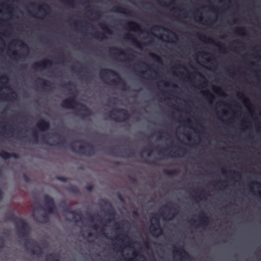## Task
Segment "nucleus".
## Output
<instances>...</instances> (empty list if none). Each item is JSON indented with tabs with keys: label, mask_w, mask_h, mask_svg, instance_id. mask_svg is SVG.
Instances as JSON below:
<instances>
[{
	"label": "nucleus",
	"mask_w": 261,
	"mask_h": 261,
	"mask_svg": "<svg viewBox=\"0 0 261 261\" xmlns=\"http://www.w3.org/2000/svg\"><path fill=\"white\" fill-rule=\"evenodd\" d=\"M227 38V35H222L221 37H220V38L221 39H225L226 38Z\"/></svg>",
	"instance_id": "2f4dec72"
},
{
	"label": "nucleus",
	"mask_w": 261,
	"mask_h": 261,
	"mask_svg": "<svg viewBox=\"0 0 261 261\" xmlns=\"http://www.w3.org/2000/svg\"><path fill=\"white\" fill-rule=\"evenodd\" d=\"M101 232H102L103 235H105V237H107V234L104 232V229H102Z\"/></svg>",
	"instance_id": "a19ab883"
},
{
	"label": "nucleus",
	"mask_w": 261,
	"mask_h": 261,
	"mask_svg": "<svg viewBox=\"0 0 261 261\" xmlns=\"http://www.w3.org/2000/svg\"><path fill=\"white\" fill-rule=\"evenodd\" d=\"M34 5H35V4H34V3H32V6H34Z\"/></svg>",
	"instance_id": "680f3d73"
},
{
	"label": "nucleus",
	"mask_w": 261,
	"mask_h": 261,
	"mask_svg": "<svg viewBox=\"0 0 261 261\" xmlns=\"http://www.w3.org/2000/svg\"><path fill=\"white\" fill-rule=\"evenodd\" d=\"M92 236V233L91 232H89V233H88V236H89V237H91Z\"/></svg>",
	"instance_id": "8fccbe9b"
},
{
	"label": "nucleus",
	"mask_w": 261,
	"mask_h": 261,
	"mask_svg": "<svg viewBox=\"0 0 261 261\" xmlns=\"http://www.w3.org/2000/svg\"><path fill=\"white\" fill-rule=\"evenodd\" d=\"M154 73H155V76H156V77H157V76H158V73H157V72H156V71H154Z\"/></svg>",
	"instance_id": "6e6d98bb"
},
{
	"label": "nucleus",
	"mask_w": 261,
	"mask_h": 261,
	"mask_svg": "<svg viewBox=\"0 0 261 261\" xmlns=\"http://www.w3.org/2000/svg\"><path fill=\"white\" fill-rule=\"evenodd\" d=\"M175 37H176V38H177V36L176 35H175Z\"/></svg>",
	"instance_id": "338daca9"
},
{
	"label": "nucleus",
	"mask_w": 261,
	"mask_h": 261,
	"mask_svg": "<svg viewBox=\"0 0 261 261\" xmlns=\"http://www.w3.org/2000/svg\"><path fill=\"white\" fill-rule=\"evenodd\" d=\"M253 186L256 187L257 188H261V183L257 181H252L249 184V188L250 191L252 193L254 192ZM257 196L261 199V190H258L257 193Z\"/></svg>",
	"instance_id": "1a4fd4ad"
},
{
	"label": "nucleus",
	"mask_w": 261,
	"mask_h": 261,
	"mask_svg": "<svg viewBox=\"0 0 261 261\" xmlns=\"http://www.w3.org/2000/svg\"><path fill=\"white\" fill-rule=\"evenodd\" d=\"M178 68H182V69H185V68L183 66H182V65H180V64H179V65H178Z\"/></svg>",
	"instance_id": "58836bf2"
},
{
	"label": "nucleus",
	"mask_w": 261,
	"mask_h": 261,
	"mask_svg": "<svg viewBox=\"0 0 261 261\" xmlns=\"http://www.w3.org/2000/svg\"><path fill=\"white\" fill-rule=\"evenodd\" d=\"M154 28L155 29H158V28H160V27L159 25H156L154 26Z\"/></svg>",
	"instance_id": "49530a36"
},
{
	"label": "nucleus",
	"mask_w": 261,
	"mask_h": 261,
	"mask_svg": "<svg viewBox=\"0 0 261 261\" xmlns=\"http://www.w3.org/2000/svg\"><path fill=\"white\" fill-rule=\"evenodd\" d=\"M237 96L240 99L243 100V102L244 105L245 106L246 108L249 112H251V103L250 102L249 99L245 98L244 94L240 92H237Z\"/></svg>",
	"instance_id": "6e6552de"
},
{
	"label": "nucleus",
	"mask_w": 261,
	"mask_h": 261,
	"mask_svg": "<svg viewBox=\"0 0 261 261\" xmlns=\"http://www.w3.org/2000/svg\"><path fill=\"white\" fill-rule=\"evenodd\" d=\"M149 231L151 235L155 237L162 235L163 233V229L161 227L159 221L155 223H151L150 224L149 226Z\"/></svg>",
	"instance_id": "7ed1b4c3"
},
{
	"label": "nucleus",
	"mask_w": 261,
	"mask_h": 261,
	"mask_svg": "<svg viewBox=\"0 0 261 261\" xmlns=\"http://www.w3.org/2000/svg\"><path fill=\"white\" fill-rule=\"evenodd\" d=\"M202 18L201 16L200 17V18H199V22H201V21H202Z\"/></svg>",
	"instance_id": "3c124183"
},
{
	"label": "nucleus",
	"mask_w": 261,
	"mask_h": 261,
	"mask_svg": "<svg viewBox=\"0 0 261 261\" xmlns=\"http://www.w3.org/2000/svg\"><path fill=\"white\" fill-rule=\"evenodd\" d=\"M201 92H202V94H204V93H205V92H204V91H201Z\"/></svg>",
	"instance_id": "bf43d9fd"
},
{
	"label": "nucleus",
	"mask_w": 261,
	"mask_h": 261,
	"mask_svg": "<svg viewBox=\"0 0 261 261\" xmlns=\"http://www.w3.org/2000/svg\"><path fill=\"white\" fill-rule=\"evenodd\" d=\"M107 214H109V215H115L116 214H117V213H106Z\"/></svg>",
	"instance_id": "c03bdc74"
},
{
	"label": "nucleus",
	"mask_w": 261,
	"mask_h": 261,
	"mask_svg": "<svg viewBox=\"0 0 261 261\" xmlns=\"http://www.w3.org/2000/svg\"><path fill=\"white\" fill-rule=\"evenodd\" d=\"M220 91H221V89H219L218 90L215 91V93H217V94H218L219 92Z\"/></svg>",
	"instance_id": "de8ad7c7"
},
{
	"label": "nucleus",
	"mask_w": 261,
	"mask_h": 261,
	"mask_svg": "<svg viewBox=\"0 0 261 261\" xmlns=\"http://www.w3.org/2000/svg\"><path fill=\"white\" fill-rule=\"evenodd\" d=\"M126 26L127 27V29L129 31L136 33H139L140 34H142L143 33V31L141 27L134 21L128 22L126 24Z\"/></svg>",
	"instance_id": "423d86ee"
},
{
	"label": "nucleus",
	"mask_w": 261,
	"mask_h": 261,
	"mask_svg": "<svg viewBox=\"0 0 261 261\" xmlns=\"http://www.w3.org/2000/svg\"><path fill=\"white\" fill-rule=\"evenodd\" d=\"M234 173H237L240 177L241 176V175L239 173H238L237 171H234Z\"/></svg>",
	"instance_id": "603ef678"
},
{
	"label": "nucleus",
	"mask_w": 261,
	"mask_h": 261,
	"mask_svg": "<svg viewBox=\"0 0 261 261\" xmlns=\"http://www.w3.org/2000/svg\"><path fill=\"white\" fill-rule=\"evenodd\" d=\"M14 224L18 237L25 241L24 243L25 248L32 254L38 257L41 256L43 254L41 247L35 240L28 239L31 231V228L28 223L23 219L16 218L14 221Z\"/></svg>",
	"instance_id": "f257e3e1"
},
{
	"label": "nucleus",
	"mask_w": 261,
	"mask_h": 261,
	"mask_svg": "<svg viewBox=\"0 0 261 261\" xmlns=\"http://www.w3.org/2000/svg\"><path fill=\"white\" fill-rule=\"evenodd\" d=\"M164 84L166 87H168L169 86L168 83L167 82H164Z\"/></svg>",
	"instance_id": "c9c22d12"
},
{
	"label": "nucleus",
	"mask_w": 261,
	"mask_h": 261,
	"mask_svg": "<svg viewBox=\"0 0 261 261\" xmlns=\"http://www.w3.org/2000/svg\"><path fill=\"white\" fill-rule=\"evenodd\" d=\"M4 246V240L0 237V248H3Z\"/></svg>",
	"instance_id": "393cba45"
},
{
	"label": "nucleus",
	"mask_w": 261,
	"mask_h": 261,
	"mask_svg": "<svg viewBox=\"0 0 261 261\" xmlns=\"http://www.w3.org/2000/svg\"><path fill=\"white\" fill-rule=\"evenodd\" d=\"M3 130H5L6 129V126H4V127H3Z\"/></svg>",
	"instance_id": "5fc2aeb1"
},
{
	"label": "nucleus",
	"mask_w": 261,
	"mask_h": 261,
	"mask_svg": "<svg viewBox=\"0 0 261 261\" xmlns=\"http://www.w3.org/2000/svg\"><path fill=\"white\" fill-rule=\"evenodd\" d=\"M203 192V191L202 190H199L197 191H195V197L196 199H197L198 200H201L202 199V194Z\"/></svg>",
	"instance_id": "f3484780"
},
{
	"label": "nucleus",
	"mask_w": 261,
	"mask_h": 261,
	"mask_svg": "<svg viewBox=\"0 0 261 261\" xmlns=\"http://www.w3.org/2000/svg\"><path fill=\"white\" fill-rule=\"evenodd\" d=\"M38 10L39 11H45V10L44 9V5H40V6H39L38 7Z\"/></svg>",
	"instance_id": "a878e982"
},
{
	"label": "nucleus",
	"mask_w": 261,
	"mask_h": 261,
	"mask_svg": "<svg viewBox=\"0 0 261 261\" xmlns=\"http://www.w3.org/2000/svg\"><path fill=\"white\" fill-rule=\"evenodd\" d=\"M126 61L127 62H129L130 61H131V59L129 57H127L126 58Z\"/></svg>",
	"instance_id": "37998d69"
},
{
	"label": "nucleus",
	"mask_w": 261,
	"mask_h": 261,
	"mask_svg": "<svg viewBox=\"0 0 261 261\" xmlns=\"http://www.w3.org/2000/svg\"><path fill=\"white\" fill-rule=\"evenodd\" d=\"M112 50L116 51L117 52V55L119 56H126V53L123 51V50L118 48V47H112L111 48Z\"/></svg>",
	"instance_id": "a211bd4d"
},
{
	"label": "nucleus",
	"mask_w": 261,
	"mask_h": 261,
	"mask_svg": "<svg viewBox=\"0 0 261 261\" xmlns=\"http://www.w3.org/2000/svg\"><path fill=\"white\" fill-rule=\"evenodd\" d=\"M60 179L62 181H65L66 180H65V178L64 177H61L60 178Z\"/></svg>",
	"instance_id": "79ce46f5"
},
{
	"label": "nucleus",
	"mask_w": 261,
	"mask_h": 261,
	"mask_svg": "<svg viewBox=\"0 0 261 261\" xmlns=\"http://www.w3.org/2000/svg\"><path fill=\"white\" fill-rule=\"evenodd\" d=\"M9 14L10 15H12V11H10L9 12Z\"/></svg>",
	"instance_id": "864d4df0"
},
{
	"label": "nucleus",
	"mask_w": 261,
	"mask_h": 261,
	"mask_svg": "<svg viewBox=\"0 0 261 261\" xmlns=\"http://www.w3.org/2000/svg\"><path fill=\"white\" fill-rule=\"evenodd\" d=\"M133 214H135V215H138V214H139V213H133Z\"/></svg>",
	"instance_id": "052dcab7"
},
{
	"label": "nucleus",
	"mask_w": 261,
	"mask_h": 261,
	"mask_svg": "<svg viewBox=\"0 0 261 261\" xmlns=\"http://www.w3.org/2000/svg\"><path fill=\"white\" fill-rule=\"evenodd\" d=\"M152 214H166V213H151ZM168 214H170V213H168ZM173 214H175V215H176V214H178L179 213H172Z\"/></svg>",
	"instance_id": "473e14b6"
},
{
	"label": "nucleus",
	"mask_w": 261,
	"mask_h": 261,
	"mask_svg": "<svg viewBox=\"0 0 261 261\" xmlns=\"http://www.w3.org/2000/svg\"><path fill=\"white\" fill-rule=\"evenodd\" d=\"M37 127L41 131L45 132L49 128L50 125L48 122L42 119L38 123Z\"/></svg>",
	"instance_id": "9d476101"
},
{
	"label": "nucleus",
	"mask_w": 261,
	"mask_h": 261,
	"mask_svg": "<svg viewBox=\"0 0 261 261\" xmlns=\"http://www.w3.org/2000/svg\"><path fill=\"white\" fill-rule=\"evenodd\" d=\"M9 79L7 75L0 76V83L7 84L9 83Z\"/></svg>",
	"instance_id": "6ab92c4d"
},
{
	"label": "nucleus",
	"mask_w": 261,
	"mask_h": 261,
	"mask_svg": "<svg viewBox=\"0 0 261 261\" xmlns=\"http://www.w3.org/2000/svg\"><path fill=\"white\" fill-rule=\"evenodd\" d=\"M188 121L189 122H190V119H188Z\"/></svg>",
	"instance_id": "774afa93"
},
{
	"label": "nucleus",
	"mask_w": 261,
	"mask_h": 261,
	"mask_svg": "<svg viewBox=\"0 0 261 261\" xmlns=\"http://www.w3.org/2000/svg\"><path fill=\"white\" fill-rule=\"evenodd\" d=\"M145 245H146V247H148L149 246L148 242H145Z\"/></svg>",
	"instance_id": "09e8293b"
},
{
	"label": "nucleus",
	"mask_w": 261,
	"mask_h": 261,
	"mask_svg": "<svg viewBox=\"0 0 261 261\" xmlns=\"http://www.w3.org/2000/svg\"><path fill=\"white\" fill-rule=\"evenodd\" d=\"M173 253H176L181 256V261H190V255L182 247L179 248L178 250H174Z\"/></svg>",
	"instance_id": "39448f33"
},
{
	"label": "nucleus",
	"mask_w": 261,
	"mask_h": 261,
	"mask_svg": "<svg viewBox=\"0 0 261 261\" xmlns=\"http://www.w3.org/2000/svg\"><path fill=\"white\" fill-rule=\"evenodd\" d=\"M44 205L43 206L37 203L36 211H44V212H55V204L52 197L46 195L44 197Z\"/></svg>",
	"instance_id": "f03ea898"
},
{
	"label": "nucleus",
	"mask_w": 261,
	"mask_h": 261,
	"mask_svg": "<svg viewBox=\"0 0 261 261\" xmlns=\"http://www.w3.org/2000/svg\"><path fill=\"white\" fill-rule=\"evenodd\" d=\"M113 11L115 13L122 14L126 16L130 15V12L129 11L125 10L121 7L118 6H116L113 7Z\"/></svg>",
	"instance_id": "9b49d317"
},
{
	"label": "nucleus",
	"mask_w": 261,
	"mask_h": 261,
	"mask_svg": "<svg viewBox=\"0 0 261 261\" xmlns=\"http://www.w3.org/2000/svg\"><path fill=\"white\" fill-rule=\"evenodd\" d=\"M208 224V219L207 217H204L203 218H200V226L205 227L207 226Z\"/></svg>",
	"instance_id": "dca6fc26"
},
{
	"label": "nucleus",
	"mask_w": 261,
	"mask_h": 261,
	"mask_svg": "<svg viewBox=\"0 0 261 261\" xmlns=\"http://www.w3.org/2000/svg\"><path fill=\"white\" fill-rule=\"evenodd\" d=\"M199 54H202V55H204V56L207 55V53L206 51H200V52H199Z\"/></svg>",
	"instance_id": "7c9ffc66"
},
{
	"label": "nucleus",
	"mask_w": 261,
	"mask_h": 261,
	"mask_svg": "<svg viewBox=\"0 0 261 261\" xmlns=\"http://www.w3.org/2000/svg\"><path fill=\"white\" fill-rule=\"evenodd\" d=\"M198 74L199 75V76L202 79H205L204 78V76L202 74H201L200 73H198Z\"/></svg>",
	"instance_id": "f704fd0d"
},
{
	"label": "nucleus",
	"mask_w": 261,
	"mask_h": 261,
	"mask_svg": "<svg viewBox=\"0 0 261 261\" xmlns=\"http://www.w3.org/2000/svg\"><path fill=\"white\" fill-rule=\"evenodd\" d=\"M124 40L126 41H130L131 42L133 45H136V46L139 48H141V47L140 45V44L138 42L137 40L135 39L131 34L129 33L127 34L125 36L124 38Z\"/></svg>",
	"instance_id": "ddd939ff"
},
{
	"label": "nucleus",
	"mask_w": 261,
	"mask_h": 261,
	"mask_svg": "<svg viewBox=\"0 0 261 261\" xmlns=\"http://www.w3.org/2000/svg\"><path fill=\"white\" fill-rule=\"evenodd\" d=\"M134 255L135 256H139L140 258H144V257L143 255H141V254H137V253H136V252H134Z\"/></svg>",
	"instance_id": "c85d7f7f"
},
{
	"label": "nucleus",
	"mask_w": 261,
	"mask_h": 261,
	"mask_svg": "<svg viewBox=\"0 0 261 261\" xmlns=\"http://www.w3.org/2000/svg\"><path fill=\"white\" fill-rule=\"evenodd\" d=\"M20 47L22 48H28V46L23 43H21V44L20 45Z\"/></svg>",
	"instance_id": "bb28decb"
},
{
	"label": "nucleus",
	"mask_w": 261,
	"mask_h": 261,
	"mask_svg": "<svg viewBox=\"0 0 261 261\" xmlns=\"http://www.w3.org/2000/svg\"><path fill=\"white\" fill-rule=\"evenodd\" d=\"M82 151H83L82 149V148H80V152H82Z\"/></svg>",
	"instance_id": "13d9d810"
},
{
	"label": "nucleus",
	"mask_w": 261,
	"mask_h": 261,
	"mask_svg": "<svg viewBox=\"0 0 261 261\" xmlns=\"http://www.w3.org/2000/svg\"><path fill=\"white\" fill-rule=\"evenodd\" d=\"M0 156L3 159H8L11 157V154L6 151H3L0 153Z\"/></svg>",
	"instance_id": "412c9836"
},
{
	"label": "nucleus",
	"mask_w": 261,
	"mask_h": 261,
	"mask_svg": "<svg viewBox=\"0 0 261 261\" xmlns=\"http://www.w3.org/2000/svg\"><path fill=\"white\" fill-rule=\"evenodd\" d=\"M43 214H44V215L43 216L44 217V220L42 221H41V223H46L47 221H48V218L47 217V215L48 214H52L53 213H43Z\"/></svg>",
	"instance_id": "5701e85b"
},
{
	"label": "nucleus",
	"mask_w": 261,
	"mask_h": 261,
	"mask_svg": "<svg viewBox=\"0 0 261 261\" xmlns=\"http://www.w3.org/2000/svg\"><path fill=\"white\" fill-rule=\"evenodd\" d=\"M237 20H237V18H234V19H233V22H234V23H236V22H237Z\"/></svg>",
	"instance_id": "a18cd8bd"
},
{
	"label": "nucleus",
	"mask_w": 261,
	"mask_h": 261,
	"mask_svg": "<svg viewBox=\"0 0 261 261\" xmlns=\"http://www.w3.org/2000/svg\"><path fill=\"white\" fill-rule=\"evenodd\" d=\"M235 32L236 33L242 36L245 37L247 35L246 32L245 31V29L244 28H239L237 27L235 29Z\"/></svg>",
	"instance_id": "2eb2a0df"
},
{
	"label": "nucleus",
	"mask_w": 261,
	"mask_h": 261,
	"mask_svg": "<svg viewBox=\"0 0 261 261\" xmlns=\"http://www.w3.org/2000/svg\"><path fill=\"white\" fill-rule=\"evenodd\" d=\"M150 56L152 57L153 58H154L159 61L161 60L160 57L154 53H150Z\"/></svg>",
	"instance_id": "b1692460"
},
{
	"label": "nucleus",
	"mask_w": 261,
	"mask_h": 261,
	"mask_svg": "<svg viewBox=\"0 0 261 261\" xmlns=\"http://www.w3.org/2000/svg\"><path fill=\"white\" fill-rule=\"evenodd\" d=\"M92 228L94 229V230H96L97 229V228H98V226L96 224H94L92 226Z\"/></svg>",
	"instance_id": "cd10ccee"
},
{
	"label": "nucleus",
	"mask_w": 261,
	"mask_h": 261,
	"mask_svg": "<svg viewBox=\"0 0 261 261\" xmlns=\"http://www.w3.org/2000/svg\"><path fill=\"white\" fill-rule=\"evenodd\" d=\"M172 87H173L174 88H177V86L176 84H173L172 85Z\"/></svg>",
	"instance_id": "ea45409f"
},
{
	"label": "nucleus",
	"mask_w": 261,
	"mask_h": 261,
	"mask_svg": "<svg viewBox=\"0 0 261 261\" xmlns=\"http://www.w3.org/2000/svg\"><path fill=\"white\" fill-rule=\"evenodd\" d=\"M132 259H128V261H132Z\"/></svg>",
	"instance_id": "69168bd1"
},
{
	"label": "nucleus",
	"mask_w": 261,
	"mask_h": 261,
	"mask_svg": "<svg viewBox=\"0 0 261 261\" xmlns=\"http://www.w3.org/2000/svg\"><path fill=\"white\" fill-rule=\"evenodd\" d=\"M183 16L185 17V18H187L188 17V14H187V12H186L185 13H183Z\"/></svg>",
	"instance_id": "72a5a7b5"
},
{
	"label": "nucleus",
	"mask_w": 261,
	"mask_h": 261,
	"mask_svg": "<svg viewBox=\"0 0 261 261\" xmlns=\"http://www.w3.org/2000/svg\"><path fill=\"white\" fill-rule=\"evenodd\" d=\"M53 64V62L50 60H46L44 61H42L40 62H37L35 64V66L36 67H42L43 69H45L47 67V66H51Z\"/></svg>",
	"instance_id": "f8f14e48"
},
{
	"label": "nucleus",
	"mask_w": 261,
	"mask_h": 261,
	"mask_svg": "<svg viewBox=\"0 0 261 261\" xmlns=\"http://www.w3.org/2000/svg\"><path fill=\"white\" fill-rule=\"evenodd\" d=\"M62 106L66 109H74L76 106V101L74 98H68L63 101Z\"/></svg>",
	"instance_id": "0eeeda50"
},
{
	"label": "nucleus",
	"mask_w": 261,
	"mask_h": 261,
	"mask_svg": "<svg viewBox=\"0 0 261 261\" xmlns=\"http://www.w3.org/2000/svg\"><path fill=\"white\" fill-rule=\"evenodd\" d=\"M162 29V30L164 31H165L166 32H168V33L170 32V31L169 29H166V28H164V27H163Z\"/></svg>",
	"instance_id": "c756f323"
},
{
	"label": "nucleus",
	"mask_w": 261,
	"mask_h": 261,
	"mask_svg": "<svg viewBox=\"0 0 261 261\" xmlns=\"http://www.w3.org/2000/svg\"><path fill=\"white\" fill-rule=\"evenodd\" d=\"M115 112H116L118 114H122L124 116L125 119H127L128 117V112L125 109H120L116 110H113L111 112L110 115L112 117V119L116 121H121V120H120V119L117 116H113Z\"/></svg>",
	"instance_id": "20e7f679"
},
{
	"label": "nucleus",
	"mask_w": 261,
	"mask_h": 261,
	"mask_svg": "<svg viewBox=\"0 0 261 261\" xmlns=\"http://www.w3.org/2000/svg\"><path fill=\"white\" fill-rule=\"evenodd\" d=\"M226 74L228 75V76L231 77L232 79H233L234 76V72H231L230 70H226Z\"/></svg>",
	"instance_id": "4be33fe9"
},
{
	"label": "nucleus",
	"mask_w": 261,
	"mask_h": 261,
	"mask_svg": "<svg viewBox=\"0 0 261 261\" xmlns=\"http://www.w3.org/2000/svg\"><path fill=\"white\" fill-rule=\"evenodd\" d=\"M210 103H212V100H210Z\"/></svg>",
	"instance_id": "0e129e2a"
},
{
	"label": "nucleus",
	"mask_w": 261,
	"mask_h": 261,
	"mask_svg": "<svg viewBox=\"0 0 261 261\" xmlns=\"http://www.w3.org/2000/svg\"><path fill=\"white\" fill-rule=\"evenodd\" d=\"M109 74H110L113 76H117L118 75L117 72L111 69H105L102 70L100 72V75L101 76H107Z\"/></svg>",
	"instance_id": "4468645a"
},
{
	"label": "nucleus",
	"mask_w": 261,
	"mask_h": 261,
	"mask_svg": "<svg viewBox=\"0 0 261 261\" xmlns=\"http://www.w3.org/2000/svg\"><path fill=\"white\" fill-rule=\"evenodd\" d=\"M222 172L223 174H225L226 173V171L224 169H222Z\"/></svg>",
	"instance_id": "4c0bfd02"
},
{
	"label": "nucleus",
	"mask_w": 261,
	"mask_h": 261,
	"mask_svg": "<svg viewBox=\"0 0 261 261\" xmlns=\"http://www.w3.org/2000/svg\"><path fill=\"white\" fill-rule=\"evenodd\" d=\"M233 42H234V43H238V42H237V41H236V40H235V41H233Z\"/></svg>",
	"instance_id": "e2e57ef3"
},
{
	"label": "nucleus",
	"mask_w": 261,
	"mask_h": 261,
	"mask_svg": "<svg viewBox=\"0 0 261 261\" xmlns=\"http://www.w3.org/2000/svg\"><path fill=\"white\" fill-rule=\"evenodd\" d=\"M46 261H59L53 254H48L46 256Z\"/></svg>",
	"instance_id": "aec40b11"
},
{
	"label": "nucleus",
	"mask_w": 261,
	"mask_h": 261,
	"mask_svg": "<svg viewBox=\"0 0 261 261\" xmlns=\"http://www.w3.org/2000/svg\"><path fill=\"white\" fill-rule=\"evenodd\" d=\"M251 64H252V65H254V63L253 62H251Z\"/></svg>",
	"instance_id": "4d7b16f0"
},
{
	"label": "nucleus",
	"mask_w": 261,
	"mask_h": 261,
	"mask_svg": "<svg viewBox=\"0 0 261 261\" xmlns=\"http://www.w3.org/2000/svg\"><path fill=\"white\" fill-rule=\"evenodd\" d=\"M34 137H35V138L36 139V141H38V137H37V134L36 133H34Z\"/></svg>",
	"instance_id": "e433bc0d"
}]
</instances>
